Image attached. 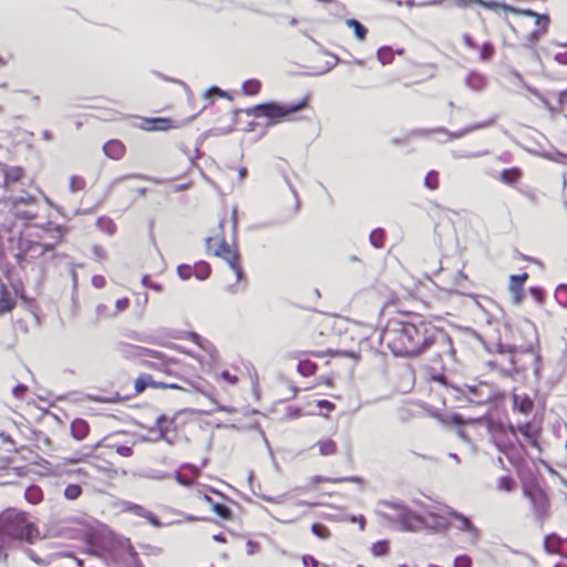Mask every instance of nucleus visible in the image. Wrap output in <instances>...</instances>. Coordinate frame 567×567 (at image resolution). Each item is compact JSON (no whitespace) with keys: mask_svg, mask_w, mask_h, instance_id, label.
I'll list each match as a JSON object with an SVG mask.
<instances>
[{"mask_svg":"<svg viewBox=\"0 0 567 567\" xmlns=\"http://www.w3.org/2000/svg\"><path fill=\"white\" fill-rule=\"evenodd\" d=\"M516 486V482L512 476L504 475L498 477V488L505 492H512Z\"/></svg>","mask_w":567,"mask_h":567,"instance_id":"a18cd8bd","label":"nucleus"},{"mask_svg":"<svg viewBox=\"0 0 567 567\" xmlns=\"http://www.w3.org/2000/svg\"><path fill=\"white\" fill-rule=\"evenodd\" d=\"M144 130L150 132H165L173 128V121L168 117L145 118Z\"/></svg>","mask_w":567,"mask_h":567,"instance_id":"2eb2a0df","label":"nucleus"},{"mask_svg":"<svg viewBox=\"0 0 567 567\" xmlns=\"http://www.w3.org/2000/svg\"><path fill=\"white\" fill-rule=\"evenodd\" d=\"M523 494L529 499L537 520L543 523L549 511V499L546 492L536 481H532L524 484Z\"/></svg>","mask_w":567,"mask_h":567,"instance_id":"39448f33","label":"nucleus"},{"mask_svg":"<svg viewBox=\"0 0 567 567\" xmlns=\"http://www.w3.org/2000/svg\"><path fill=\"white\" fill-rule=\"evenodd\" d=\"M431 348L434 349L435 354L442 359L444 355L453 357L455 353V350L453 348L452 339L449 336V347H444L441 344H431Z\"/></svg>","mask_w":567,"mask_h":567,"instance_id":"c9c22d12","label":"nucleus"},{"mask_svg":"<svg viewBox=\"0 0 567 567\" xmlns=\"http://www.w3.org/2000/svg\"><path fill=\"white\" fill-rule=\"evenodd\" d=\"M212 508H213V512H214L217 516H219V517H221V518H224V519H228V518H230V517H231V509H230V507H229V506H227V505H226V504H224V503H218V502L213 503Z\"/></svg>","mask_w":567,"mask_h":567,"instance_id":"37998d69","label":"nucleus"},{"mask_svg":"<svg viewBox=\"0 0 567 567\" xmlns=\"http://www.w3.org/2000/svg\"><path fill=\"white\" fill-rule=\"evenodd\" d=\"M564 544V539L557 534H549L544 538V549L548 554H558L567 557Z\"/></svg>","mask_w":567,"mask_h":567,"instance_id":"9b49d317","label":"nucleus"},{"mask_svg":"<svg viewBox=\"0 0 567 567\" xmlns=\"http://www.w3.org/2000/svg\"><path fill=\"white\" fill-rule=\"evenodd\" d=\"M193 271L198 280H205L210 276L212 269L208 262L198 261L194 265Z\"/></svg>","mask_w":567,"mask_h":567,"instance_id":"bb28decb","label":"nucleus"},{"mask_svg":"<svg viewBox=\"0 0 567 567\" xmlns=\"http://www.w3.org/2000/svg\"><path fill=\"white\" fill-rule=\"evenodd\" d=\"M390 546L389 542L385 539L378 540L372 544L371 553L375 557L385 556L389 553Z\"/></svg>","mask_w":567,"mask_h":567,"instance_id":"4c0bfd02","label":"nucleus"},{"mask_svg":"<svg viewBox=\"0 0 567 567\" xmlns=\"http://www.w3.org/2000/svg\"><path fill=\"white\" fill-rule=\"evenodd\" d=\"M460 8H466L470 3H478L489 10H496V0H454Z\"/></svg>","mask_w":567,"mask_h":567,"instance_id":"473e14b6","label":"nucleus"},{"mask_svg":"<svg viewBox=\"0 0 567 567\" xmlns=\"http://www.w3.org/2000/svg\"><path fill=\"white\" fill-rule=\"evenodd\" d=\"M447 423L455 425V426H462L464 423H484L487 426V430L491 435V442L496 445V425L494 421L488 416L487 413H485L482 416H478L476 419L470 417L468 420H465L462 414L460 413H451L447 415L446 419Z\"/></svg>","mask_w":567,"mask_h":567,"instance_id":"6e6552de","label":"nucleus"},{"mask_svg":"<svg viewBox=\"0 0 567 567\" xmlns=\"http://www.w3.org/2000/svg\"><path fill=\"white\" fill-rule=\"evenodd\" d=\"M126 511L138 516V517H143V518L147 519L148 523L151 525H153L154 527L162 526V523L159 522V519L157 518V516L154 513H152L151 511L144 508L143 506H141L138 504L128 503L126 506Z\"/></svg>","mask_w":567,"mask_h":567,"instance_id":"dca6fc26","label":"nucleus"},{"mask_svg":"<svg viewBox=\"0 0 567 567\" xmlns=\"http://www.w3.org/2000/svg\"><path fill=\"white\" fill-rule=\"evenodd\" d=\"M309 97L305 96L297 103L282 104L276 101H268L245 110V113L254 117H266L268 125H274L286 121L292 115L308 106Z\"/></svg>","mask_w":567,"mask_h":567,"instance_id":"7ed1b4c3","label":"nucleus"},{"mask_svg":"<svg viewBox=\"0 0 567 567\" xmlns=\"http://www.w3.org/2000/svg\"><path fill=\"white\" fill-rule=\"evenodd\" d=\"M466 281H467L466 275L463 271L457 270L453 275V286H452V289H454L455 291H460L461 292V289L465 288Z\"/></svg>","mask_w":567,"mask_h":567,"instance_id":"c03bdc74","label":"nucleus"},{"mask_svg":"<svg viewBox=\"0 0 567 567\" xmlns=\"http://www.w3.org/2000/svg\"><path fill=\"white\" fill-rule=\"evenodd\" d=\"M14 216L19 219H33L38 216L35 206H27V209L14 208Z\"/></svg>","mask_w":567,"mask_h":567,"instance_id":"a19ab883","label":"nucleus"},{"mask_svg":"<svg viewBox=\"0 0 567 567\" xmlns=\"http://www.w3.org/2000/svg\"><path fill=\"white\" fill-rule=\"evenodd\" d=\"M385 240V230L383 228H375L370 233L369 241L374 248H382Z\"/></svg>","mask_w":567,"mask_h":567,"instance_id":"cd10ccee","label":"nucleus"},{"mask_svg":"<svg viewBox=\"0 0 567 567\" xmlns=\"http://www.w3.org/2000/svg\"><path fill=\"white\" fill-rule=\"evenodd\" d=\"M105 284H106V280H105V278H104L103 276H101V275H94V276L92 277V285H93L95 288L101 289V288H103V287L105 286Z\"/></svg>","mask_w":567,"mask_h":567,"instance_id":"774afa93","label":"nucleus"},{"mask_svg":"<svg viewBox=\"0 0 567 567\" xmlns=\"http://www.w3.org/2000/svg\"><path fill=\"white\" fill-rule=\"evenodd\" d=\"M215 256L223 258L228 266H236V262L240 261V254L237 250H233L225 239L220 241L215 250Z\"/></svg>","mask_w":567,"mask_h":567,"instance_id":"f8f14e48","label":"nucleus"},{"mask_svg":"<svg viewBox=\"0 0 567 567\" xmlns=\"http://www.w3.org/2000/svg\"><path fill=\"white\" fill-rule=\"evenodd\" d=\"M41 538L37 524L30 519L29 514L8 508L0 513V563L6 564L9 558L8 548L14 542L33 544Z\"/></svg>","mask_w":567,"mask_h":567,"instance_id":"f03ea898","label":"nucleus"},{"mask_svg":"<svg viewBox=\"0 0 567 567\" xmlns=\"http://www.w3.org/2000/svg\"><path fill=\"white\" fill-rule=\"evenodd\" d=\"M85 187V181L83 177L73 175L70 178V190L76 193Z\"/></svg>","mask_w":567,"mask_h":567,"instance_id":"8fccbe9b","label":"nucleus"},{"mask_svg":"<svg viewBox=\"0 0 567 567\" xmlns=\"http://www.w3.org/2000/svg\"><path fill=\"white\" fill-rule=\"evenodd\" d=\"M246 548L248 555H255L259 551L260 545L257 542L249 539L246 543Z\"/></svg>","mask_w":567,"mask_h":567,"instance_id":"e2e57ef3","label":"nucleus"},{"mask_svg":"<svg viewBox=\"0 0 567 567\" xmlns=\"http://www.w3.org/2000/svg\"><path fill=\"white\" fill-rule=\"evenodd\" d=\"M518 431L522 433V435L527 439L534 432H533V425L530 422H526V423H523V424H519L518 425Z\"/></svg>","mask_w":567,"mask_h":567,"instance_id":"13d9d810","label":"nucleus"},{"mask_svg":"<svg viewBox=\"0 0 567 567\" xmlns=\"http://www.w3.org/2000/svg\"><path fill=\"white\" fill-rule=\"evenodd\" d=\"M394 52L391 47H381L377 51V58L382 64H389L393 60Z\"/></svg>","mask_w":567,"mask_h":567,"instance_id":"58836bf2","label":"nucleus"},{"mask_svg":"<svg viewBox=\"0 0 567 567\" xmlns=\"http://www.w3.org/2000/svg\"><path fill=\"white\" fill-rule=\"evenodd\" d=\"M116 453L123 457H130L133 454V449L127 445H116Z\"/></svg>","mask_w":567,"mask_h":567,"instance_id":"680f3d73","label":"nucleus"},{"mask_svg":"<svg viewBox=\"0 0 567 567\" xmlns=\"http://www.w3.org/2000/svg\"><path fill=\"white\" fill-rule=\"evenodd\" d=\"M96 226L99 229L105 231L109 235H113L116 230V226L114 221L105 216L99 217L96 220Z\"/></svg>","mask_w":567,"mask_h":567,"instance_id":"72a5a7b5","label":"nucleus"},{"mask_svg":"<svg viewBox=\"0 0 567 567\" xmlns=\"http://www.w3.org/2000/svg\"><path fill=\"white\" fill-rule=\"evenodd\" d=\"M529 293L533 296V298L538 302L543 303L544 301V291L539 287H530Z\"/></svg>","mask_w":567,"mask_h":567,"instance_id":"bf43d9fd","label":"nucleus"},{"mask_svg":"<svg viewBox=\"0 0 567 567\" xmlns=\"http://www.w3.org/2000/svg\"><path fill=\"white\" fill-rule=\"evenodd\" d=\"M27 554L30 557V559L33 560L37 565H39V566H47V565H49V561H47L45 559L40 558L39 556H37L35 553L32 551L31 549H27Z\"/></svg>","mask_w":567,"mask_h":567,"instance_id":"0e129e2a","label":"nucleus"},{"mask_svg":"<svg viewBox=\"0 0 567 567\" xmlns=\"http://www.w3.org/2000/svg\"><path fill=\"white\" fill-rule=\"evenodd\" d=\"M528 275L526 272L520 275H512L509 277V292L512 295L514 303H519L523 299V285L526 281Z\"/></svg>","mask_w":567,"mask_h":567,"instance_id":"ddd939ff","label":"nucleus"},{"mask_svg":"<svg viewBox=\"0 0 567 567\" xmlns=\"http://www.w3.org/2000/svg\"><path fill=\"white\" fill-rule=\"evenodd\" d=\"M177 275L182 280H187L194 275L193 267L182 264L177 267Z\"/></svg>","mask_w":567,"mask_h":567,"instance_id":"603ef678","label":"nucleus"},{"mask_svg":"<svg viewBox=\"0 0 567 567\" xmlns=\"http://www.w3.org/2000/svg\"><path fill=\"white\" fill-rule=\"evenodd\" d=\"M298 372L303 377H309L316 373L317 364L310 360H301L297 365Z\"/></svg>","mask_w":567,"mask_h":567,"instance_id":"f704fd0d","label":"nucleus"},{"mask_svg":"<svg viewBox=\"0 0 567 567\" xmlns=\"http://www.w3.org/2000/svg\"><path fill=\"white\" fill-rule=\"evenodd\" d=\"M103 152L112 159H120L125 153V146L118 140H111L103 145Z\"/></svg>","mask_w":567,"mask_h":567,"instance_id":"6ab92c4d","label":"nucleus"},{"mask_svg":"<svg viewBox=\"0 0 567 567\" xmlns=\"http://www.w3.org/2000/svg\"><path fill=\"white\" fill-rule=\"evenodd\" d=\"M16 305V297L8 290L6 285L0 284V316L11 312Z\"/></svg>","mask_w":567,"mask_h":567,"instance_id":"f3484780","label":"nucleus"},{"mask_svg":"<svg viewBox=\"0 0 567 567\" xmlns=\"http://www.w3.org/2000/svg\"><path fill=\"white\" fill-rule=\"evenodd\" d=\"M25 499L31 504H38L42 501L43 495L40 487L31 485L25 489Z\"/></svg>","mask_w":567,"mask_h":567,"instance_id":"7c9ffc66","label":"nucleus"},{"mask_svg":"<svg viewBox=\"0 0 567 567\" xmlns=\"http://www.w3.org/2000/svg\"><path fill=\"white\" fill-rule=\"evenodd\" d=\"M378 506H383L395 511L394 515H388L379 509L377 513L389 522L399 523L401 525V529L404 532H416L424 524L423 518L415 514L408 505L401 501L382 499L379 501Z\"/></svg>","mask_w":567,"mask_h":567,"instance_id":"20e7f679","label":"nucleus"},{"mask_svg":"<svg viewBox=\"0 0 567 567\" xmlns=\"http://www.w3.org/2000/svg\"><path fill=\"white\" fill-rule=\"evenodd\" d=\"M498 9H503L505 12H512L518 17L524 16V17L535 18L536 25H539L540 23L543 24L542 28L534 30L533 32H530L528 34L527 39H528V42L530 45H535L539 41L540 37L544 33H546V31H547V27L549 24V16L548 14H540L530 9L520 10L515 7L508 6L506 3H502V2H498Z\"/></svg>","mask_w":567,"mask_h":567,"instance_id":"423d86ee","label":"nucleus"},{"mask_svg":"<svg viewBox=\"0 0 567 567\" xmlns=\"http://www.w3.org/2000/svg\"><path fill=\"white\" fill-rule=\"evenodd\" d=\"M10 202L13 206V208L19 207L20 205L24 206H35V198L29 194L21 195V196H12L10 198Z\"/></svg>","mask_w":567,"mask_h":567,"instance_id":"e433bc0d","label":"nucleus"},{"mask_svg":"<svg viewBox=\"0 0 567 567\" xmlns=\"http://www.w3.org/2000/svg\"><path fill=\"white\" fill-rule=\"evenodd\" d=\"M128 554H130L131 559H132V561H131V566H132V567H143V564H142V561L140 560L138 555H137V553L134 550V548H133V546H132V545H130V547H128Z\"/></svg>","mask_w":567,"mask_h":567,"instance_id":"052dcab7","label":"nucleus"},{"mask_svg":"<svg viewBox=\"0 0 567 567\" xmlns=\"http://www.w3.org/2000/svg\"><path fill=\"white\" fill-rule=\"evenodd\" d=\"M18 250H23L31 258L43 256L41 243L33 241L24 237H19L17 241Z\"/></svg>","mask_w":567,"mask_h":567,"instance_id":"4468645a","label":"nucleus"},{"mask_svg":"<svg viewBox=\"0 0 567 567\" xmlns=\"http://www.w3.org/2000/svg\"><path fill=\"white\" fill-rule=\"evenodd\" d=\"M90 426L89 423L83 419H75L71 423V435L78 440L82 441L89 434Z\"/></svg>","mask_w":567,"mask_h":567,"instance_id":"aec40b11","label":"nucleus"},{"mask_svg":"<svg viewBox=\"0 0 567 567\" xmlns=\"http://www.w3.org/2000/svg\"><path fill=\"white\" fill-rule=\"evenodd\" d=\"M522 177V171L518 167L503 169L498 178L508 186H515Z\"/></svg>","mask_w":567,"mask_h":567,"instance_id":"412c9836","label":"nucleus"},{"mask_svg":"<svg viewBox=\"0 0 567 567\" xmlns=\"http://www.w3.org/2000/svg\"><path fill=\"white\" fill-rule=\"evenodd\" d=\"M472 560L467 555H460L454 559V567H471Z\"/></svg>","mask_w":567,"mask_h":567,"instance_id":"6e6d98bb","label":"nucleus"},{"mask_svg":"<svg viewBox=\"0 0 567 567\" xmlns=\"http://www.w3.org/2000/svg\"><path fill=\"white\" fill-rule=\"evenodd\" d=\"M63 494L66 499L75 501L82 495V487L79 484H69Z\"/></svg>","mask_w":567,"mask_h":567,"instance_id":"79ce46f5","label":"nucleus"},{"mask_svg":"<svg viewBox=\"0 0 567 567\" xmlns=\"http://www.w3.org/2000/svg\"><path fill=\"white\" fill-rule=\"evenodd\" d=\"M493 123V120H488L486 122H481V123H476V124H473V125H470L463 130H460V131H456V132H449L446 128L444 127H437V128H434V130H420L417 131V134L420 135H427L432 132H442V133H445L449 135L450 140H453V138H460L462 136H464L465 134L467 133H471L475 130H480V128H483V127H486L488 125H491Z\"/></svg>","mask_w":567,"mask_h":567,"instance_id":"9d476101","label":"nucleus"},{"mask_svg":"<svg viewBox=\"0 0 567 567\" xmlns=\"http://www.w3.org/2000/svg\"><path fill=\"white\" fill-rule=\"evenodd\" d=\"M424 186L430 190L439 188V172L435 169L430 171L424 177Z\"/></svg>","mask_w":567,"mask_h":567,"instance_id":"ea45409f","label":"nucleus"},{"mask_svg":"<svg viewBox=\"0 0 567 567\" xmlns=\"http://www.w3.org/2000/svg\"><path fill=\"white\" fill-rule=\"evenodd\" d=\"M394 357L416 358L431 344L449 347V334L430 322H390L383 332Z\"/></svg>","mask_w":567,"mask_h":567,"instance_id":"f257e3e1","label":"nucleus"},{"mask_svg":"<svg viewBox=\"0 0 567 567\" xmlns=\"http://www.w3.org/2000/svg\"><path fill=\"white\" fill-rule=\"evenodd\" d=\"M311 532L321 539H327L330 536L328 527L321 523H313L311 525Z\"/></svg>","mask_w":567,"mask_h":567,"instance_id":"49530a36","label":"nucleus"},{"mask_svg":"<svg viewBox=\"0 0 567 567\" xmlns=\"http://www.w3.org/2000/svg\"><path fill=\"white\" fill-rule=\"evenodd\" d=\"M261 82L257 79L246 80L241 85L243 94L252 96L260 92Z\"/></svg>","mask_w":567,"mask_h":567,"instance_id":"393cba45","label":"nucleus"},{"mask_svg":"<svg viewBox=\"0 0 567 567\" xmlns=\"http://www.w3.org/2000/svg\"><path fill=\"white\" fill-rule=\"evenodd\" d=\"M494 54V45L491 42H485L480 50V59L482 61H488Z\"/></svg>","mask_w":567,"mask_h":567,"instance_id":"09e8293b","label":"nucleus"},{"mask_svg":"<svg viewBox=\"0 0 567 567\" xmlns=\"http://www.w3.org/2000/svg\"><path fill=\"white\" fill-rule=\"evenodd\" d=\"M27 391H28V386L25 384L18 383L17 385L13 386L12 394L17 399H23V396L27 393Z\"/></svg>","mask_w":567,"mask_h":567,"instance_id":"4d7b16f0","label":"nucleus"},{"mask_svg":"<svg viewBox=\"0 0 567 567\" xmlns=\"http://www.w3.org/2000/svg\"><path fill=\"white\" fill-rule=\"evenodd\" d=\"M320 454L323 456L332 455L337 451V444L333 440L327 439L317 443Z\"/></svg>","mask_w":567,"mask_h":567,"instance_id":"2f4dec72","label":"nucleus"},{"mask_svg":"<svg viewBox=\"0 0 567 567\" xmlns=\"http://www.w3.org/2000/svg\"><path fill=\"white\" fill-rule=\"evenodd\" d=\"M142 285L145 288H150V289L155 290L157 292L162 291V286L158 282H153L148 275L143 276Z\"/></svg>","mask_w":567,"mask_h":567,"instance_id":"5fc2aeb1","label":"nucleus"},{"mask_svg":"<svg viewBox=\"0 0 567 567\" xmlns=\"http://www.w3.org/2000/svg\"><path fill=\"white\" fill-rule=\"evenodd\" d=\"M464 386L472 395L468 401L473 404L481 405L496 399V389L488 382L480 381L477 384H465Z\"/></svg>","mask_w":567,"mask_h":567,"instance_id":"0eeeda50","label":"nucleus"},{"mask_svg":"<svg viewBox=\"0 0 567 567\" xmlns=\"http://www.w3.org/2000/svg\"><path fill=\"white\" fill-rule=\"evenodd\" d=\"M429 516L433 518L436 530H446L451 526V524L440 515L429 513Z\"/></svg>","mask_w":567,"mask_h":567,"instance_id":"3c124183","label":"nucleus"},{"mask_svg":"<svg viewBox=\"0 0 567 567\" xmlns=\"http://www.w3.org/2000/svg\"><path fill=\"white\" fill-rule=\"evenodd\" d=\"M358 477L353 476V477H348V478H336V480H331V478H328V477H324V476H320V475H315L311 477V482L312 483H322V482H342V481H350V482H354L357 481Z\"/></svg>","mask_w":567,"mask_h":567,"instance_id":"864d4df0","label":"nucleus"},{"mask_svg":"<svg viewBox=\"0 0 567 567\" xmlns=\"http://www.w3.org/2000/svg\"><path fill=\"white\" fill-rule=\"evenodd\" d=\"M187 339L205 351L214 349L213 344L195 331L187 332Z\"/></svg>","mask_w":567,"mask_h":567,"instance_id":"c756f323","label":"nucleus"},{"mask_svg":"<svg viewBox=\"0 0 567 567\" xmlns=\"http://www.w3.org/2000/svg\"><path fill=\"white\" fill-rule=\"evenodd\" d=\"M555 299L564 307H567V285L560 284L555 291Z\"/></svg>","mask_w":567,"mask_h":567,"instance_id":"de8ad7c7","label":"nucleus"},{"mask_svg":"<svg viewBox=\"0 0 567 567\" xmlns=\"http://www.w3.org/2000/svg\"><path fill=\"white\" fill-rule=\"evenodd\" d=\"M302 564L306 567H318L319 561L311 555H303L302 556Z\"/></svg>","mask_w":567,"mask_h":567,"instance_id":"69168bd1","label":"nucleus"},{"mask_svg":"<svg viewBox=\"0 0 567 567\" xmlns=\"http://www.w3.org/2000/svg\"><path fill=\"white\" fill-rule=\"evenodd\" d=\"M513 408L523 414H529L534 409V402L527 394L513 393Z\"/></svg>","mask_w":567,"mask_h":567,"instance_id":"a211bd4d","label":"nucleus"},{"mask_svg":"<svg viewBox=\"0 0 567 567\" xmlns=\"http://www.w3.org/2000/svg\"><path fill=\"white\" fill-rule=\"evenodd\" d=\"M443 513L445 515L454 518L457 522L455 527L458 530L468 534L472 539H476L478 537V529L472 523L470 517L465 516L464 514L457 512L456 509H454V508H452L450 506H445L444 509H443Z\"/></svg>","mask_w":567,"mask_h":567,"instance_id":"1a4fd4ad","label":"nucleus"},{"mask_svg":"<svg viewBox=\"0 0 567 567\" xmlns=\"http://www.w3.org/2000/svg\"><path fill=\"white\" fill-rule=\"evenodd\" d=\"M114 350L125 359L137 358V346L130 344L124 341H117L114 343Z\"/></svg>","mask_w":567,"mask_h":567,"instance_id":"4be33fe9","label":"nucleus"},{"mask_svg":"<svg viewBox=\"0 0 567 567\" xmlns=\"http://www.w3.org/2000/svg\"><path fill=\"white\" fill-rule=\"evenodd\" d=\"M546 157L560 164H567V154L561 152H556L553 156L547 155Z\"/></svg>","mask_w":567,"mask_h":567,"instance_id":"338daca9","label":"nucleus"},{"mask_svg":"<svg viewBox=\"0 0 567 567\" xmlns=\"http://www.w3.org/2000/svg\"><path fill=\"white\" fill-rule=\"evenodd\" d=\"M154 385V379L151 374H141L136 380H135V391L136 393H142L143 391H145L147 388H153Z\"/></svg>","mask_w":567,"mask_h":567,"instance_id":"c85d7f7f","label":"nucleus"},{"mask_svg":"<svg viewBox=\"0 0 567 567\" xmlns=\"http://www.w3.org/2000/svg\"><path fill=\"white\" fill-rule=\"evenodd\" d=\"M3 174V183L8 185L9 183L18 182L22 175L23 169L21 167H8L2 171Z\"/></svg>","mask_w":567,"mask_h":567,"instance_id":"a878e982","label":"nucleus"},{"mask_svg":"<svg viewBox=\"0 0 567 567\" xmlns=\"http://www.w3.org/2000/svg\"><path fill=\"white\" fill-rule=\"evenodd\" d=\"M466 85L473 91H481L486 85V79L477 72H470L465 80Z\"/></svg>","mask_w":567,"mask_h":567,"instance_id":"5701e85b","label":"nucleus"},{"mask_svg":"<svg viewBox=\"0 0 567 567\" xmlns=\"http://www.w3.org/2000/svg\"><path fill=\"white\" fill-rule=\"evenodd\" d=\"M346 24L353 30L354 37L359 41H363L367 38L368 29L357 19L350 18L346 20Z\"/></svg>","mask_w":567,"mask_h":567,"instance_id":"b1692460","label":"nucleus"}]
</instances>
